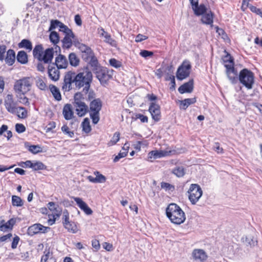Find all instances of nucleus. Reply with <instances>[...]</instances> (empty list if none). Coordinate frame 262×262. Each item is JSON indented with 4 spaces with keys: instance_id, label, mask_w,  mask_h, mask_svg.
Instances as JSON below:
<instances>
[{
    "instance_id": "f257e3e1",
    "label": "nucleus",
    "mask_w": 262,
    "mask_h": 262,
    "mask_svg": "<svg viewBox=\"0 0 262 262\" xmlns=\"http://www.w3.org/2000/svg\"><path fill=\"white\" fill-rule=\"evenodd\" d=\"M32 82V79L29 77H24L15 82L13 89L19 102L29 104V99L25 95L30 91Z\"/></svg>"
},
{
    "instance_id": "f03ea898",
    "label": "nucleus",
    "mask_w": 262,
    "mask_h": 262,
    "mask_svg": "<svg viewBox=\"0 0 262 262\" xmlns=\"http://www.w3.org/2000/svg\"><path fill=\"white\" fill-rule=\"evenodd\" d=\"M93 75L88 67L83 68L75 77V85L76 88L80 89L83 87V92L87 93L92 81Z\"/></svg>"
},
{
    "instance_id": "7ed1b4c3",
    "label": "nucleus",
    "mask_w": 262,
    "mask_h": 262,
    "mask_svg": "<svg viewBox=\"0 0 262 262\" xmlns=\"http://www.w3.org/2000/svg\"><path fill=\"white\" fill-rule=\"evenodd\" d=\"M166 214L171 222L174 224L180 225L186 220L184 212L179 206L174 203L170 204L167 206Z\"/></svg>"
},
{
    "instance_id": "20e7f679",
    "label": "nucleus",
    "mask_w": 262,
    "mask_h": 262,
    "mask_svg": "<svg viewBox=\"0 0 262 262\" xmlns=\"http://www.w3.org/2000/svg\"><path fill=\"white\" fill-rule=\"evenodd\" d=\"M33 55L34 58L37 59L39 61H42L45 63L51 62L53 59L54 55V50L53 48H48L43 51V48L42 45H36L33 50Z\"/></svg>"
},
{
    "instance_id": "39448f33",
    "label": "nucleus",
    "mask_w": 262,
    "mask_h": 262,
    "mask_svg": "<svg viewBox=\"0 0 262 262\" xmlns=\"http://www.w3.org/2000/svg\"><path fill=\"white\" fill-rule=\"evenodd\" d=\"M238 79L241 84L248 90L252 89L254 83V75L247 69L241 70L238 75Z\"/></svg>"
},
{
    "instance_id": "423d86ee",
    "label": "nucleus",
    "mask_w": 262,
    "mask_h": 262,
    "mask_svg": "<svg viewBox=\"0 0 262 262\" xmlns=\"http://www.w3.org/2000/svg\"><path fill=\"white\" fill-rule=\"evenodd\" d=\"M187 192L188 199L193 205H195L199 201L203 194L201 187L196 184H191Z\"/></svg>"
},
{
    "instance_id": "0eeeda50",
    "label": "nucleus",
    "mask_w": 262,
    "mask_h": 262,
    "mask_svg": "<svg viewBox=\"0 0 262 262\" xmlns=\"http://www.w3.org/2000/svg\"><path fill=\"white\" fill-rule=\"evenodd\" d=\"M62 224L68 232L75 234L79 230L77 224L72 221H69V215L67 210L63 211L62 216Z\"/></svg>"
},
{
    "instance_id": "6e6552de",
    "label": "nucleus",
    "mask_w": 262,
    "mask_h": 262,
    "mask_svg": "<svg viewBox=\"0 0 262 262\" xmlns=\"http://www.w3.org/2000/svg\"><path fill=\"white\" fill-rule=\"evenodd\" d=\"M191 66L188 61H184L179 67L177 72L178 79L182 80L189 76Z\"/></svg>"
},
{
    "instance_id": "1a4fd4ad",
    "label": "nucleus",
    "mask_w": 262,
    "mask_h": 262,
    "mask_svg": "<svg viewBox=\"0 0 262 262\" xmlns=\"http://www.w3.org/2000/svg\"><path fill=\"white\" fill-rule=\"evenodd\" d=\"M17 102L14 100L12 94H7L4 98V105L7 111L14 114L16 110Z\"/></svg>"
},
{
    "instance_id": "9d476101",
    "label": "nucleus",
    "mask_w": 262,
    "mask_h": 262,
    "mask_svg": "<svg viewBox=\"0 0 262 262\" xmlns=\"http://www.w3.org/2000/svg\"><path fill=\"white\" fill-rule=\"evenodd\" d=\"M48 207L49 209L54 212V214L53 215V218H50L48 220L49 225H52L55 222V220L57 217H59L62 213V210L60 208L58 205L55 204L54 202H49L48 204Z\"/></svg>"
},
{
    "instance_id": "9b49d317",
    "label": "nucleus",
    "mask_w": 262,
    "mask_h": 262,
    "mask_svg": "<svg viewBox=\"0 0 262 262\" xmlns=\"http://www.w3.org/2000/svg\"><path fill=\"white\" fill-rule=\"evenodd\" d=\"M174 151L155 150L150 151L148 154V159L151 161V159H156L174 154Z\"/></svg>"
},
{
    "instance_id": "f8f14e48",
    "label": "nucleus",
    "mask_w": 262,
    "mask_h": 262,
    "mask_svg": "<svg viewBox=\"0 0 262 262\" xmlns=\"http://www.w3.org/2000/svg\"><path fill=\"white\" fill-rule=\"evenodd\" d=\"M76 73L74 72L69 71L65 74L64 83L62 86L63 89L70 90L72 89V84L75 83Z\"/></svg>"
},
{
    "instance_id": "ddd939ff",
    "label": "nucleus",
    "mask_w": 262,
    "mask_h": 262,
    "mask_svg": "<svg viewBox=\"0 0 262 262\" xmlns=\"http://www.w3.org/2000/svg\"><path fill=\"white\" fill-rule=\"evenodd\" d=\"M49 227H45L40 224H35L29 227L28 229V234L30 235H33L39 233H46Z\"/></svg>"
},
{
    "instance_id": "4468645a",
    "label": "nucleus",
    "mask_w": 262,
    "mask_h": 262,
    "mask_svg": "<svg viewBox=\"0 0 262 262\" xmlns=\"http://www.w3.org/2000/svg\"><path fill=\"white\" fill-rule=\"evenodd\" d=\"M189 1L192 6V9L196 15H202L207 11V9L204 5L201 4L199 5V0H189Z\"/></svg>"
},
{
    "instance_id": "2eb2a0df",
    "label": "nucleus",
    "mask_w": 262,
    "mask_h": 262,
    "mask_svg": "<svg viewBox=\"0 0 262 262\" xmlns=\"http://www.w3.org/2000/svg\"><path fill=\"white\" fill-rule=\"evenodd\" d=\"M149 111L154 120L158 121L160 119V107L158 104L154 102L151 103L149 107Z\"/></svg>"
},
{
    "instance_id": "dca6fc26",
    "label": "nucleus",
    "mask_w": 262,
    "mask_h": 262,
    "mask_svg": "<svg viewBox=\"0 0 262 262\" xmlns=\"http://www.w3.org/2000/svg\"><path fill=\"white\" fill-rule=\"evenodd\" d=\"M48 73L49 78L52 80L56 81L59 80L60 77L59 69L54 64L49 66Z\"/></svg>"
},
{
    "instance_id": "f3484780",
    "label": "nucleus",
    "mask_w": 262,
    "mask_h": 262,
    "mask_svg": "<svg viewBox=\"0 0 262 262\" xmlns=\"http://www.w3.org/2000/svg\"><path fill=\"white\" fill-rule=\"evenodd\" d=\"M73 199L76 202L78 206L87 215H91L93 213L92 209L88 206V205L82 201V200L78 197H73Z\"/></svg>"
},
{
    "instance_id": "a211bd4d",
    "label": "nucleus",
    "mask_w": 262,
    "mask_h": 262,
    "mask_svg": "<svg viewBox=\"0 0 262 262\" xmlns=\"http://www.w3.org/2000/svg\"><path fill=\"white\" fill-rule=\"evenodd\" d=\"M94 174L96 176L95 178L92 176H89L87 177V179L91 182L93 183H103L105 182L106 180V177L100 173L98 171L94 172Z\"/></svg>"
},
{
    "instance_id": "6ab92c4d",
    "label": "nucleus",
    "mask_w": 262,
    "mask_h": 262,
    "mask_svg": "<svg viewBox=\"0 0 262 262\" xmlns=\"http://www.w3.org/2000/svg\"><path fill=\"white\" fill-rule=\"evenodd\" d=\"M55 65L59 69H66L68 66V62L64 55L60 54L56 57Z\"/></svg>"
},
{
    "instance_id": "aec40b11",
    "label": "nucleus",
    "mask_w": 262,
    "mask_h": 262,
    "mask_svg": "<svg viewBox=\"0 0 262 262\" xmlns=\"http://www.w3.org/2000/svg\"><path fill=\"white\" fill-rule=\"evenodd\" d=\"M192 256L193 258L200 261H204L207 258L206 253L202 249H194L192 252Z\"/></svg>"
},
{
    "instance_id": "412c9836",
    "label": "nucleus",
    "mask_w": 262,
    "mask_h": 262,
    "mask_svg": "<svg viewBox=\"0 0 262 262\" xmlns=\"http://www.w3.org/2000/svg\"><path fill=\"white\" fill-rule=\"evenodd\" d=\"M226 73L228 79L232 83H236L238 79V73L237 70L234 68L226 70Z\"/></svg>"
},
{
    "instance_id": "4be33fe9",
    "label": "nucleus",
    "mask_w": 262,
    "mask_h": 262,
    "mask_svg": "<svg viewBox=\"0 0 262 262\" xmlns=\"http://www.w3.org/2000/svg\"><path fill=\"white\" fill-rule=\"evenodd\" d=\"M193 82L192 80H189L188 82L185 83L178 89L179 92L181 94L185 93H191L193 90Z\"/></svg>"
},
{
    "instance_id": "5701e85b",
    "label": "nucleus",
    "mask_w": 262,
    "mask_h": 262,
    "mask_svg": "<svg viewBox=\"0 0 262 262\" xmlns=\"http://www.w3.org/2000/svg\"><path fill=\"white\" fill-rule=\"evenodd\" d=\"M101 33H100V35L104 38V41L113 47H116L117 46L116 41L113 39L110 34H109L107 32H105L103 28H101L100 29Z\"/></svg>"
},
{
    "instance_id": "b1692460",
    "label": "nucleus",
    "mask_w": 262,
    "mask_h": 262,
    "mask_svg": "<svg viewBox=\"0 0 262 262\" xmlns=\"http://www.w3.org/2000/svg\"><path fill=\"white\" fill-rule=\"evenodd\" d=\"M223 61L224 67L226 70L234 68V60L231 56L227 53L226 55L223 57Z\"/></svg>"
},
{
    "instance_id": "393cba45",
    "label": "nucleus",
    "mask_w": 262,
    "mask_h": 262,
    "mask_svg": "<svg viewBox=\"0 0 262 262\" xmlns=\"http://www.w3.org/2000/svg\"><path fill=\"white\" fill-rule=\"evenodd\" d=\"M75 106L76 107L77 114L80 117L84 116L88 111V106L84 102H80V103L76 104H75Z\"/></svg>"
},
{
    "instance_id": "a878e982",
    "label": "nucleus",
    "mask_w": 262,
    "mask_h": 262,
    "mask_svg": "<svg viewBox=\"0 0 262 262\" xmlns=\"http://www.w3.org/2000/svg\"><path fill=\"white\" fill-rule=\"evenodd\" d=\"M243 243L247 246L251 247L254 246L257 241L254 239V236L251 234H248L244 236L241 238Z\"/></svg>"
},
{
    "instance_id": "bb28decb",
    "label": "nucleus",
    "mask_w": 262,
    "mask_h": 262,
    "mask_svg": "<svg viewBox=\"0 0 262 262\" xmlns=\"http://www.w3.org/2000/svg\"><path fill=\"white\" fill-rule=\"evenodd\" d=\"M213 13L210 10H209L207 11L206 13L202 15L201 20L203 24L207 25H212L213 22Z\"/></svg>"
},
{
    "instance_id": "cd10ccee",
    "label": "nucleus",
    "mask_w": 262,
    "mask_h": 262,
    "mask_svg": "<svg viewBox=\"0 0 262 262\" xmlns=\"http://www.w3.org/2000/svg\"><path fill=\"white\" fill-rule=\"evenodd\" d=\"M91 112H100L102 107V102L99 99H94L90 103Z\"/></svg>"
},
{
    "instance_id": "c85d7f7f",
    "label": "nucleus",
    "mask_w": 262,
    "mask_h": 262,
    "mask_svg": "<svg viewBox=\"0 0 262 262\" xmlns=\"http://www.w3.org/2000/svg\"><path fill=\"white\" fill-rule=\"evenodd\" d=\"M63 115L66 120H70L73 117L71 105L66 104L63 108Z\"/></svg>"
},
{
    "instance_id": "c756f323",
    "label": "nucleus",
    "mask_w": 262,
    "mask_h": 262,
    "mask_svg": "<svg viewBox=\"0 0 262 262\" xmlns=\"http://www.w3.org/2000/svg\"><path fill=\"white\" fill-rule=\"evenodd\" d=\"M5 59L6 63L9 66H12L15 61V54L13 50L9 49L7 52V56Z\"/></svg>"
},
{
    "instance_id": "7c9ffc66",
    "label": "nucleus",
    "mask_w": 262,
    "mask_h": 262,
    "mask_svg": "<svg viewBox=\"0 0 262 262\" xmlns=\"http://www.w3.org/2000/svg\"><path fill=\"white\" fill-rule=\"evenodd\" d=\"M196 102L195 98H187L184 100L180 101V108L181 109L186 110L188 106Z\"/></svg>"
},
{
    "instance_id": "2f4dec72",
    "label": "nucleus",
    "mask_w": 262,
    "mask_h": 262,
    "mask_svg": "<svg viewBox=\"0 0 262 262\" xmlns=\"http://www.w3.org/2000/svg\"><path fill=\"white\" fill-rule=\"evenodd\" d=\"M18 47L20 48L25 49L29 52H31L32 50V44L31 42L26 39H23L18 43Z\"/></svg>"
},
{
    "instance_id": "473e14b6",
    "label": "nucleus",
    "mask_w": 262,
    "mask_h": 262,
    "mask_svg": "<svg viewBox=\"0 0 262 262\" xmlns=\"http://www.w3.org/2000/svg\"><path fill=\"white\" fill-rule=\"evenodd\" d=\"M69 60L70 64L74 67H77L79 64L80 60L78 56L74 53H71L69 55Z\"/></svg>"
},
{
    "instance_id": "72a5a7b5",
    "label": "nucleus",
    "mask_w": 262,
    "mask_h": 262,
    "mask_svg": "<svg viewBox=\"0 0 262 262\" xmlns=\"http://www.w3.org/2000/svg\"><path fill=\"white\" fill-rule=\"evenodd\" d=\"M74 35L72 32V35H66L62 40L63 46L66 48H70L72 46V39L74 38Z\"/></svg>"
},
{
    "instance_id": "f704fd0d",
    "label": "nucleus",
    "mask_w": 262,
    "mask_h": 262,
    "mask_svg": "<svg viewBox=\"0 0 262 262\" xmlns=\"http://www.w3.org/2000/svg\"><path fill=\"white\" fill-rule=\"evenodd\" d=\"M49 87L54 98L56 100L60 101L61 99V96L59 89L54 85H50Z\"/></svg>"
},
{
    "instance_id": "c9c22d12",
    "label": "nucleus",
    "mask_w": 262,
    "mask_h": 262,
    "mask_svg": "<svg viewBox=\"0 0 262 262\" xmlns=\"http://www.w3.org/2000/svg\"><path fill=\"white\" fill-rule=\"evenodd\" d=\"M16 110L13 114H16L19 118L24 119L27 117V111L26 109L22 106H17Z\"/></svg>"
},
{
    "instance_id": "e433bc0d",
    "label": "nucleus",
    "mask_w": 262,
    "mask_h": 262,
    "mask_svg": "<svg viewBox=\"0 0 262 262\" xmlns=\"http://www.w3.org/2000/svg\"><path fill=\"white\" fill-rule=\"evenodd\" d=\"M17 61L22 63L25 64L28 62V55L24 51H19L17 55Z\"/></svg>"
},
{
    "instance_id": "4c0bfd02",
    "label": "nucleus",
    "mask_w": 262,
    "mask_h": 262,
    "mask_svg": "<svg viewBox=\"0 0 262 262\" xmlns=\"http://www.w3.org/2000/svg\"><path fill=\"white\" fill-rule=\"evenodd\" d=\"M108 76L104 71H100L97 72L96 77L101 84L105 83L108 79Z\"/></svg>"
},
{
    "instance_id": "58836bf2",
    "label": "nucleus",
    "mask_w": 262,
    "mask_h": 262,
    "mask_svg": "<svg viewBox=\"0 0 262 262\" xmlns=\"http://www.w3.org/2000/svg\"><path fill=\"white\" fill-rule=\"evenodd\" d=\"M8 126L6 125H3L0 128V136H2L4 133L6 132V135H4V136L7 138L9 140L12 136V133L10 130H8Z\"/></svg>"
},
{
    "instance_id": "ea45409f",
    "label": "nucleus",
    "mask_w": 262,
    "mask_h": 262,
    "mask_svg": "<svg viewBox=\"0 0 262 262\" xmlns=\"http://www.w3.org/2000/svg\"><path fill=\"white\" fill-rule=\"evenodd\" d=\"M36 84L37 88L41 90H45L47 89V85L43 79L41 77H38L36 79Z\"/></svg>"
},
{
    "instance_id": "a19ab883",
    "label": "nucleus",
    "mask_w": 262,
    "mask_h": 262,
    "mask_svg": "<svg viewBox=\"0 0 262 262\" xmlns=\"http://www.w3.org/2000/svg\"><path fill=\"white\" fill-rule=\"evenodd\" d=\"M12 204L14 206L21 207L24 203L21 199L16 195H13L12 197Z\"/></svg>"
},
{
    "instance_id": "79ce46f5",
    "label": "nucleus",
    "mask_w": 262,
    "mask_h": 262,
    "mask_svg": "<svg viewBox=\"0 0 262 262\" xmlns=\"http://www.w3.org/2000/svg\"><path fill=\"white\" fill-rule=\"evenodd\" d=\"M15 223V221L13 219H11L6 223L5 226H1V231H6L9 229H12Z\"/></svg>"
},
{
    "instance_id": "37998d69",
    "label": "nucleus",
    "mask_w": 262,
    "mask_h": 262,
    "mask_svg": "<svg viewBox=\"0 0 262 262\" xmlns=\"http://www.w3.org/2000/svg\"><path fill=\"white\" fill-rule=\"evenodd\" d=\"M46 168V166L40 161H34L33 163L32 169L34 170H44Z\"/></svg>"
},
{
    "instance_id": "c03bdc74",
    "label": "nucleus",
    "mask_w": 262,
    "mask_h": 262,
    "mask_svg": "<svg viewBox=\"0 0 262 262\" xmlns=\"http://www.w3.org/2000/svg\"><path fill=\"white\" fill-rule=\"evenodd\" d=\"M85 93L83 92V91L81 92H78L75 94L74 96V103L75 104L80 103V102H84L83 101L84 99V97L83 96V94Z\"/></svg>"
},
{
    "instance_id": "a18cd8bd",
    "label": "nucleus",
    "mask_w": 262,
    "mask_h": 262,
    "mask_svg": "<svg viewBox=\"0 0 262 262\" xmlns=\"http://www.w3.org/2000/svg\"><path fill=\"white\" fill-rule=\"evenodd\" d=\"M82 130L86 133H89L91 130V127L88 118H85L82 123Z\"/></svg>"
},
{
    "instance_id": "49530a36",
    "label": "nucleus",
    "mask_w": 262,
    "mask_h": 262,
    "mask_svg": "<svg viewBox=\"0 0 262 262\" xmlns=\"http://www.w3.org/2000/svg\"><path fill=\"white\" fill-rule=\"evenodd\" d=\"M172 173L178 177H182L185 174V170L182 166L177 167L173 169Z\"/></svg>"
},
{
    "instance_id": "de8ad7c7",
    "label": "nucleus",
    "mask_w": 262,
    "mask_h": 262,
    "mask_svg": "<svg viewBox=\"0 0 262 262\" xmlns=\"http://www.w3.org/2000/svg\"><path fill=\"white\" fill-rule=\"evenodd\" d=\"M50 41L54 44H57L59 41V37L55 31H52L50 34Z\"/></svg>"
},
{
    "instance_id": "09e8293b",
    "label": "nucleus",
    "mask_w": 262,
    "mask_h": 262,
    "mask_svg": "<svg viewBox=\"0 0 262 262\" xmlns=\"http://www.w3.org/2000/svg\"><path fill=\"white\" fill-rule=\"evenodd\" d=\"M120 139V133L116 132L114 133L112 139L108 142L107 145L108 146H113L117 143Z\"/></svg>"
},
{
    "instance_id": "8fccbe9b",
    "label": "nucleus",
    "mask_w": 262,
    "mask_h": 262,
    "mask_svg": "<svg viewBox=\"0 0 262 262\" xmlns=\"http://www.w3.org/2000/svg\"><path fill=\"white\" fill-rule=\"evenodd\" d=\"M85 61L89 62V63L94 68H97L98 66V60L95 55L91 57L89 59V60H85Z\"/></svg>"
},
{
    "instance_id": "3c124183",
    "label": "nucleus",
    "mask_w": 262,
    "mask_h": 262,
    "mask_svg": "<svg viewBox=\"0 0 262 262\" xmlns=\"http://www.w3.org/2000/svg\"><path fill=\"white\" fill-rule=\"evenodd\" d=\"M99 112H90V117L92 120V122L94 124H97L99 121Z\"/></svg>"
},
{
    "instance_id": "603ef678",
    "label": "nucleus",
    "mask_w": 262,
    "mask_h": 262,
    "mask_svg": "<svg viewBox=\"0 0 262 262\" xmlns=\"http://www.w3.org/2000/svg\"><path fill=\"white\" fill-rule=\"evenodd\" d=\"M59 31L65 33V35L68 34L69 35H72V31L67 26L64 25L62 23L60 26H59Z\"/></svg>"
},
{
    "instance_id": "864d4df0",
    "label": "nucleus",
    "mask_w": 262,
    "mask_h": 262,
    "mask_svg": "<svg viewBox=\"0 0 262 262\" xmlns=\"http://www.w3.org/2000/svg\"><path fill=\"white\" fill-rule=\"evenodd\" d=\"M28 150L34 154L40 152L42 151L41 147L39 145H30L28 147Z\"/></svg>"
},
{
    "instance_id": "5fc2aeb1",
    "label": "nucleus",
    "mask_w": 262,
    "mask_h": 262,
    "mask_svg": "<svg viewBox=\"0 0 262 262\" xmlns=\"http://www.w3.org/2000/svg\"><path fill=\"white\" fill-rule=\"evenodd\" d=\"M62 23L58 20H51V24L49 28V31H51L53 29H55L57 27H59L61 26Z\"/></svg>"
},
{
    "instance_id": "6e6d98bb",
    "label": "nucleus",
    "mask_w": 262,
    "mask_h": 262,
    "mask_svg": "<svg viewBox=\"0 0 262 262\" xmlns=\"http://www.w3.org/2000/svg\"><path fill=\"white\" fill-rule=\"evenodd\" d=\"M166 70H167V75L165 77V80L168 81L170 80V81H172V77H174L173 75H171L170 74L173 72V67L172 66H167L166 67Z\"/></svg>"
},
{
    "instance_id": "4d7b16f0",
    "label": "nucleus",
    "mask_w": 262,
    "mask_h": 262,
    "mask_svg": "<svg viewBox=\"0 0 262 262\" xmlns=\"http://www.w3.org/2000/svg\"><path fill=\"white\" fill-rule=\"evenodd\" d=\"M61 130L66 135H67L69 137H73L74 136V132L73 131H70L69 130V127L66 125H64L61 127Z\"/></svg>"
},
{
    "instance_id": "13d9d810",
    "label": "nucleus",
    "mask_w": 262,
    "mask_h": 262,
    "mask_svg": "<svg viewBox=\"0 0 262 262\" xmlns=\"http://www.w3.org/2000/svg\"><path fill=\"white\" fill-rule=\"evenodd\" d=\"M109 62L111 66L115 68H120L122 66L121 62L115 58L110 59Z\"/></svg>"
},
{
    "instance_id": "bf43d9fd",
    "label": "nucleus",
    "mask_w": 262,
    "mask_h": 262,
    "mask_svg": "<svg viewBox=\"0 0 262 262\" xmlns=\"http://www.w3.org/2000/svg\"><path fill=\"white\" fill-rule=\"evenodd\" d=\"M94 55V53L92 49L89 50H88V52L82 54V58L84 61L89 60V59Z\"/></svg>"
},
{
    "instance_id": "052dcab7",
    "label": "nucleus",
    "mask_w": 262,
    "mask_h": 262,
    "mask_svg": "<svg viewBox=\"0 0 262 262\" xmlns=\"http://www.w3.org/2000/svg\"><path fill=\"white\" fill-rule=\"evenodd\" d=\"M140 55L144 58H147L148 57H151L153 55L154 53L151 51L143 50H141L140 52Z\"/></svg>"
},
{
    "instance_id": "680f3d73",
    "label": "nucleus",
    "mask_w": 262,
    "mask_h": 262,
    "mask_svg": "<svg viewBox=\"0 0 262 262\" xmlns=\"http://www.w3.org/2000/svg\"><path fill=\"white\" fill-rule=\"evenodd\" d=\"M15 129L18 133H23L26 130L25 126L20 123H17L15 125Z\"/></svg>"
},
{
    "instance_id": "e2e57ef3",
    "label": "nucleus",
    "mask_w": 262,
    "mask_h": 262,
    "mask_svg": "<svg viewBox=\"0 0 262 262\" xmlns=\"http://www.w3.org/2000/svg\"><path fill=\"white\" fill-rule=\"evenodd\" d=\"M56 127V123L55 122L52 121L50 122L48 125L46 127V132L47 133L51 132L52 129L55 128Z\"/></svg>"
},
{
    "instance_id": "0e129e2a",
    "label": "nucleus",
    "mask_w": 262,
    "mask_h": 262,
    "mask_svg": "<svg viewBox=\"0 0 262 262\" xmlns=\"http://www.w3.org/2000/svg\"><path fill=\"white\" fill-rule=\"evenodd\" d=\"M6 51V47L5 45L0 46V60L3 61L4 59L5 54Z\"/></svg>"
},
{
    "instance_id": "69168bd1",
    "label": "nucleus",
    "mask_w": 262,
    "mask_h": 262,
    "mask_svg": "<svg viewBox=\"0 0 262 262\" xmlns=\"http://www.w3.org/2000/svg\"><path fill=\"white\" fill-rule=\"evenodd\" d=\"M51 254L49 250H45L44 254L42 256L40 262H46L50 256Z\"/></svg>"
},
{
    "instance_id": "338daca9",
    "label": "nucleus",
    "mask_w": 262,
    "mask_h": 262,
    "mask_svg": "<svg viewBox=\"0 0 262 262\" xmlns=\"http://www.w3.org/2000/svg\"><path fill=\"white\" fill-rule=\"evenodd\" d=\"M161 188L165 190H170L174 189V187L168 183L162 182L161 183Z\"/></svg>"
},
{
    "instance_id": "774afa93",
    "label": "nucleus",
    "mask_w": 262,
    "mask_h": 262,
    "mask_svg": "<svg viewBox=\"0 0 262 262\" xmlns=\"http://www.w3.org/2000/svg\"><path fill=\"white\" fill-rule=\"evenodd\" d=\"M213 149L218 154H221L223 151V149L220 147V144L218 142H216L213 145Z\"/></svg>"
}]
</instances>
